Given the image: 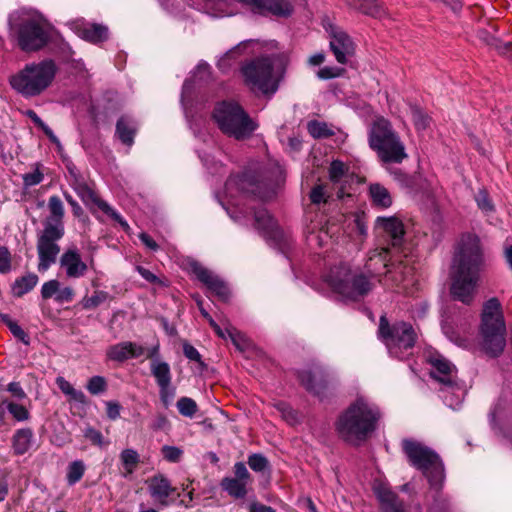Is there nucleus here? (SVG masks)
<instances>
[{
    "label": "nucleus",
    "mask_w": 512,
    "mask_h": 512,
    "mask_svg": "<svg viewBox=\"0 0 512 512\" xmlns=\"http://www.w3.org/2000/svg\"><path fill=\"white\" fill-rule=\"evenodd\" d=\"M372 149L376 151L383 163L400 164L408 157L405 145L399 135L393 136Z\"/></svg>",
    "instance_id": "21"
},
{
    "label": "nucleus",
    "mask_w": 512,
    "mask_h": 512,
    "mask_svg": "<svg viewBox=\"0 0 512 512\" xmlns=\"http://www.w3.org/2000/svg\"><path fill=\"white\" fill-rule=\"evenodd\" d=\"M74 295L75 292L71 287H64L62 289L59 287L55 301L58 303L70 302L73 300Z\"/></svg>",
    "instance_id": "59"
},
{
    "label": "nucleus",
    "mask_w": 512,
    "mask_h": 512,
    "mask_svg": "<svg viewBox=\"0 0 512 512\" xmlns=\"http://www.w3.org/2000/svg\"><path fill=\"white\" fill-rule=\"evenodd\" d=\"M9 25L18 47L24 52H37L51 40L49 29L40 19L27 17L13 21L10 17Z\"/></svg>",
    "instance_id": "9"
},
{
    "label": "nucleus",
    "mask_w": 512,
    "mask_h": 512,
    "mask_svg": "<svg viewBox=\"0 0 512 512\" xmlns=\"http://www.w3.org/2000/svg\"><path fill=\"white\" fill-rule=\"evenodd\" d=\"M150 496L160 505L169 506L177 500L180 494L163 474H156L146 480Z\"/></svg>",
    "instance_id": "18"
},
{
    "label": "nucleus",
    "mask_w": 512,
    "mask_h": 512,
    "mask_svg": "<svg viewBox=\"0 0 512 512\" xmlns=\"http://www.w3.org/2000/svg\"><path fill=\"white\" fill-rule=\"evenodd\" d=\"M476 202L478 207L484 211H491L493 209V205L491 204L489 196L484 190H480L477 193Z\"/></svg>",
    "instance_id": "58"
},
{
    "label": "nucleus",
    "mask_w": 512,
    "mask_h": 512,
    "mask_svg": "<svg viewBox=\"0 0 512 512\" xmlns=\"http://www.w3.org/2000/svg\"><path fill=\"white\" fill-rule=\"evenodd\" d=\"M34 444V432L29 427L17 429L11 437V449L14 455L27 453Z\"/></svg>",
    "instance_id": "28"
},
{
    "label": "nucleus",
    "mask_w": 512,
    "mask_h": 512,
    "mask_svg": "<svg viewBox=\"0 0 512 512\" xmlns=\"http://www.w3.org/2000/svg\"><path fill=\"white\" fill-rule=\"evenodd\" d=\"M53 60H44L36 65H27L10 79L11 86L26 96H36L44 91L53 81L56 74Z\"/></svg>",
    "instance_id": "8"
},
{
    "label": "nucleus",
    "mask_w": 512,
    "mask_h": 512,
    "mask_svg": "<svg viewBox=\"0 0 512 512\" xmlns=\"http://www.w3.org/2000/svg\"><path fill=\"white\" fill-rule=\"evenodd\" d=\"M328 233V229L324 228H321L317 234L314 231H311L308 236V241L316 242L319 246H323L328 238Z\"/></svg>",
    "instance_id": "62"
},
{
    "label": "nucleus",
    "mask_w": 512,
    "mask_h": 512,
    "mask_svg": "<svg viewBox=\"0 0 512 512\" xmlns=\"http://www.w3.org/2000/svg\"><path fill=\"white\" fill-rule=\"evenodd\" d=\"M163 458L171 463H178L183 455V450L176 446L164 445L161 448Z\"/></svg>",
    "instance_id": "47"
},
{
    "label": "nucleus",
    "mask_w": 512,
    "mask_h": 512,
    "mask_svg": "<svg viewBox=\"0 0 512 512\" xmlns=\"http://www.w3.org/2000/svg\"><path fill=\"white\" fill-rule=\"evenodd\" d=\"M145 353V348L135 342H121L107 349V357L112 361L124 362L130 358H139Z\"/></svg>",
    "instance_id": "24"
},
{
    "label": "nucleus",
    "mask_w": 512,
    "mask_h": 512,
    "mask_svg": "<svg viewBox=\"0 0 512 512\" xmlns=\"http://www.w3.org/2000/svg\"><path fill=\"white\" fill-rule=\"evenodd\" d=\"M86 388L92 395H98L106 391L107 383L104 377L93 376L89 379Z\"/></svg>",
    "instance_id": "45"
},
{
    "label": "nucleus",
    "mask_w": 512,
    "mask_h": 512,
    "mask_svg": "<svg viewBox=\"0 0 512 512\" xmlns=\"http://www.w3.org/2000/svg\"><path fill=\"white\" fill-rule=\"evenodd\" d=\"M396 179L401 183L402 186L409 188L411 190L416 189V177L410 176L401 170L397 169L395 172Z\"/></svg>",
    "instance_id": "53"
},
{
    "label": "nucleus",
    "mask_w": 512,
    "mask_h": 512,
    "mask_svg": "<svg viewBox=\"0 0 512 512\" xmlns=\"http://www.w3.org/2000/svg\"><path fill=\"white\" fill-rule=\"evenodd\" d=\"M330 48L340 64L347 63V57L355 53V44L351 37L342 30H335L330 40Z\"/></svg>",
    "instance_id": "23"
},
{
    "label": "nucleus",
    "mask_w": 512,
    "mask_h": 512,
    "mask_svg": "<svg viewBox=\"0 0 512 512\" xmlns=\"http://www.w3.org/2000/svg\"><path fill=\"white\" fill-rule=\"evenodd\" d=\"M310 200L314 204H320L321 202L327 201L325 197L324 188L322 185H317L311 190Z\"/></svg>",
    "instance_id": "61"
},
{
    "label": "nucleus",
    "mask_w": 512,
    "mask_h": 512,
    "mask_svg": "<svg viewBox=\"0 0 512 512\" xmlns=\"http://www.w3.org/2000/svg\"><path fill=\"white\" fill-rule=\"evenodd\" d=\"M246 44H247V42H242L238 46H236L233 49L226 52L225 55L218 60L217 68L223 73H228L232 67L231 61L234 60L235 55L240 52L241 45H243L245 47Z\"/></svg>",
    "instance_id": "38"
},
{
    "label": "nucleus",
    "mask_w": 512,
    "mask_h": 512,
    "mask_svg": "<svg viewBox=\"0 0 512 512\" xmlns=\"http://www.w3.org/2000/svg\"><path fill=\"white\" fill-rule=\"evenodd\" d=\"M225 189L231 196L234 190H238L242 193L259 198L260 200L267 201L276 195L278 184L270 178L260 177L251 172H245L241 175L231 176L225 183Z\"/></svg>",
    "instance_id": "13"
},
{
    "label": "nucleus",
    "mask_w": 512,
    "mask_h": 512,
    "mask_svg": "<svg viewBox=\"0 0 512 512\" xmlns=\"http://www.w3.org/2000/svg\"><path fill=\"white\" fill-rule=\"evenodd\" d=\"M346 2L351 8L365 15L375 18L385 15L384 7L377 0H346Z\"/></svg>",
    "instance_id": "31"
},
{
    "label": "nucleus",
    "mask_w": 512,
    "mask_h": 512,
    "mask_svg": "<svg viewBox=\"0 0 512 512\" xmlns=\"http://www.w3.org/2000/svg\"><path fill=\"white\" fill-rule=\"evenodd\" d=\"M176 406L181 415L190 418H192L196 414L198 409L196 402L189 397H181L177 401Z\"/></svg>",
    "instance_id": "41"
},
{
    "label": "nucleus",
    "mask_w": 512,
    "mask_h": 512,
    "mask_svg": "<svg viewBox=\"0 0 512 512\" xmlns=\"http://www.w3.org/2000/svg\"><path fill=\"white\" fill-rule=\"evenodd\" d=\"M108 298V294L104 291H95L91 297L84 298L82 305L84 309H93L105 302Z\"/></svg>",
    "instance_id": "48"
},
{
    "label": "nucleus",
    "mask_w": 512,
    "mask_h": 512,
    "mask_svg": "<svg viewBox=\"0 0 512 512\" xmlns=\"http://www.w3.org/2000/svg\"><path fill=\"white\" fill-rule=\"evenodd\" d=\"M377 222L391 238L392 246H400L404 235L402 222L396 218H378Z\"/></svg>",
    "instance_id": "30"
},
{
    "label": "nucleus",
    "mask_w": 512,
    "mask_h": 512,
    "mask_svg": "<svg viewBox=\"0 0 512 512\" xmlns=\"http://www.w3.org/2000/svg\"><path fill=\"white\" fill-rule=\"evenodd\" d=\"M84 472H85V465H84L83 461L76 460V461L71 462L67 468V475H66L68 485L72 486V485L76 484L77 482H79L81 480V478L83 477Z\"/></svg>",
    "instance_id": "36"
},
{
    "label": "nucleus",
    "mask_w": 512,
    "mask_h": 512,
    "mask_svg": "<svg viewBox=\"0 0 512 512\" xmlns=\"http://www.w3.org/2000/svg\"><path fill=\"white\" fill-rule=\"evenodd\" d=\"M77 195L81 198V200L86 205H98V202L101 201V199L97 196V194L94 192V190L88 185L86 182L79 188L75 190Z\"/></svg>",
    "instance_id": "40"
},
{
    "label": "nucleus",
    "mask_w": 512,
    "mask_h": 512,
    "mask_svg": "<svg viewBox=\"0 0 512 512\" xmlns=\"http://www.w3.org/2000/svg\"><path fill=\"white\" fill-rule=\"evenodd\" d=\"M381 417L379 408L364 397H358L339 416L336 430L346 442L359 445L375 430Z\"/></svg>",
    "instance_id": "4"
},
{
    "label": "nucleus",
    "mask_w": 512,
    "mask_h": 512,
    "mask_svg": "<svg viewBox=\"0 0 512 512\" xmlns=\"http://www.w3.org/2000/svg\"><path fill=\"white\" fill-rule=\"evenodd\" d=\"M250 9L254 14L261 16L272 15L278 18H288L294 12L290 0H236Z\"/></svg>",
    "instance_id": "15"
},
{
    "label": "nucleus",
    "mask_w": 512,
    "mask_h": 512,
    "mask_svg": "<svg viewBox=\"0 0 512 512\" xmlns=\"http://www.w3.org/2000/svg\"><path fill=\"white\" fill-rule=\"evenodd\" d=\"M39 281L35 273H27L15 279L11 285V293L14 297L20 298L32 291Z\"/></svg>",
    "instance_id": "32"
},
{
    "label": "nucleus",
    "mask_w": 512,
    "mask_h": 512,
    "mask_svg": "<svg viewBox=\"0 0 512 512\" xmlns=\"http://www.w3.org/2000/svg\"><path fill=\"white\" fill-rule=\"evenodd\" d=\"M413 123L418 131L426 130L430 125V117L419 107L411 106Z\"/></svg>",
    "instance_id": "39"
},
{
    "label": "nucleus",
    "mask_w": 512,
    "mask_h": 512,
    "mask_svg": "<svg viewBox=\"0 0 512 512\" xmlns=\"http://www.w3.org/2000/svg\"><path fill=\"white\" fill-rule=\"evenodd\" d=\"M191 272L203 283L207 289L220 300L226 301L230 296V290L227 284L211 270L207 269L197 261H192L189 265Z\"/></svg>",
    "instance_id": "17"
},
{
    "label": "nucleus",
    "mask_w": 512,
    "mask_h": 512,
    "mask_svg": "<svg viewBox=\"0 0 512 512\" xmlns=\"http://www.w3.org/2000/svg\"><path fill=\"white\" fill-rule=\"evenodd\" d=\"M288 63L289 57L285 52L263 55L244 62L240 74L244 85L251 92L271 96L278 91Z\"/></svg>",
    "instance_id": "2"
},
{
    "label": "nucleus",
    "mask_w": 512,
    "mask_h": 512,
    "mask_svg": "<svg viewBox=\"0 0 512 512\" xmlns=\"http://www.w3.org/2000/svg\"><path fill=\"white\" fill-rule=\"evenodd\" d=\"M214 82L215 78L211 65L205 60H200L184 80L181 96H192L193 94L203 93L209 89Z\"/></svg>",
    "instance_id": "14"
},
{
    "label": "nucleus",
    "mask_w": 512,
    "mask_h": 512,
    "mask_svg": "<svg viewBox=\"0 0 512 512\" xmlns=\"http://www.w3.org/2000/svg\"><path fill=\"white\" fill-rule=\"evenodd\" d=\"M402 447L410 463L421 470L432 486H439L444 478V466L436 452L413 440L404 439Z\"/></svg>",
    "instance_id": "10"
},
{
    "label": "nucleus",
    "mask_w": 512,
    "mask_h": 512,
    "mask_svg": "<svg viewBox=\"0 0 512 512\" xmlns=\"http://www.w3.org/2000/svg\"><path fill=\"white\" fill-rule=\"evenodd\" d=\"M151 374L159 387V396L164 407H168L176 394V388L172 386V375L167 362L153 360L150 364Z\"/></svg>",
    "instance_id": "16"
},
{
    "label": "nucleus",
    "mask_w": 512,
    "mask_h": 512,
    "mask_svg": "<svg viewBox=\"0 0 512 512\" xmlns=\"http://www.w3.org/2000/svg\"><path fill=\"white\" fill-rule=\"evenodd\" d=\"M369 195L375 206L388 208L392 204V197L388 189L379 183L370 184Z\"/></svg>",
    "instance_id": "33"
},
{
    "label": "nucleus",
    "mask_w": 512,
    "mask_h": 512,
    "mask_svg": "<svg viewBox=\"0 0 512 512\" xmlns=\"http://www.w3.org/2000/svg\"><path fill=\"white\" fill-rule=\"evenodd\" d=\"M484 265L480 239L475 234H465L458 242L452 259L451 294L454 299L470 304Z\"/></svg>",
    "instance_id": "1"
},
{
    "label": "nucleus",
    "mask_w": 512,
    "mask_h": 512,
    "mask_svg": "<svg viewBox=\"0 0 512 512\" xmlns=\"http://www.w3.org/2000/svg\"><path fill=\"white\" fill-rule=\"evenodd\" d=\"M60 287V282L58 280L52 279L45 282L41 288V296L43 299H50L58 293V289Z\"/></svg>",
    "instance_id": "49"
},
{
    "label": "nucleus",
    "mask_w": 512,
    "mask_h": 512,
    "mask_svg": "<svg viewBox=\"0 0 512 512\" xmlns=\"http://www.w3.org/2000/svg\"><path fill=\"white\" fill-rule=\"evenodd\" d=\"M9 330L13 334V336L20 340L23 344H30L29 335L17 324L16 321L12 325H10Z\"/></svg>",
    "instance_id": "56"
},
{
    "label": "nucleus",
    "mask_w": 512,
    "mask_h": 512,
    "mask_svg": "<svg viewBox=\"0 0 512 512\" xmlns=\"http://www.w3.org/2000/svg\"><path fill=\"white\" fill-rule=\"evenodd\" d=\"M247 463L249 467L255 472H263L269 468L268 459L260 453L251 454L248 457Z\"/></svg>",
    "instance_id": "43"
},
{
    "label": "nucleus",
    "mask_w": 512,
    "mask_h": 512,
    "mask_svg": "<svg viewBox=\"0 0 512 512\" xmlns=\"http://www.w3.org/2000/svg\"><path fill=\"white\" fill-rule=\"evenodd\" d=\"M25 114L33 121L37 127H39L44 132V134L52 143L56 144L58 147L61 146L59 139L53 133L51 128L47 126L33 110H27Z\"/></svg>",
    "instance_id": "37"
},
{
    "label": "nucleus",
    "mask_w": 512,
    "mask_h": 512,
    "mask_svg": "<svg viewBox=\"0 0 512 512\" xmlns=\"http://www.w3.org/2000/svg\"><path fill=\"white\" fill-rule=\"evenodd\" d=\"M120 461L125 469L124 476L132 474L140 462V456L134 449H124L120 454Z\"/></svg>",
    "instance_id": "35"
},
{
    "label": "nucleus",
    "mask_w": 512,
    "mask_h": 512,
    "mask_svg": "<svg viewBox=\"0 0 512 512\" xmlns=\"http://www.w3.org/2000/svg\"><path fill=\"white\" fill-rule=\"evenodd\" d=\"M276 408L289 424L293 425L298 421L297 412L293 410L288 404L281 402L276 405Z\"/></svg>",
    "instance_id": "50"
},
{
    "label": "nucleus",
    "mask_w": 512,
    "mask_h": 512,
    "mask_svg": "<svg viewBox=\"0 0 512 512\" xmlns=\"http://www.w3.org/2000/svg\"><path fill=\"white\" fill-rule=\"evenodd\" d=\"M226 333H227V337L230 338L233 345L238 350L243 351L246 349V347L248 346L247 339L241 332H239L234 327L229 326V327H226Z\"/></svg>",
    "instance_id": "44"
},
{
    "label": "nucleus",
    "mask_w": 512,
    "mask_h": 512,
    "mask_svg": "<svg viewBox=\"0 0 512 512\" xmlns=\"http://www.w3.org/2000/svg\"><path fill=\"white\" fill-rule=\"evenodd\" d=\"M7 391H9L11 395L17 400H22L27 396L19 382L9 383L7 386Z\"/></svg>",
    "instance_id": "64"
},
{
    "label": "nucleus",
    "mask_w": 512,
    "mask_h": 512,
    "mask_svg": "<svg viewBox=\"0 0 512 512\" xmlns=\"http://www.w3.org/2000/svg\"><path fill=\"white\" fill-rule=\"evenodd\" d=\"M343 71L344 69L342 68L326 66L320 68L317 75L320 79L328 80L340 76Z\"/></svg>",
    "instance_id": "54"
},
{
    "label": "nucleus",
    "mask_w": 512,
    "mask_h": 512,
    "mask_svg": "<svg viewBox=\"0 0 512 512\" xmlns=\"http://www.w3.org/2000/svg\"><path fill=\"white\" fill-rule=\"evenodd\" d=\"M298 379L307 391L320 396L328 387L330 374L325 368L317 366L313 370L300 371Z\"/></svg>",
    "instance_id": "20"
},
{
    "label": "nucleus",
    "mask_w": 512,
    "mask_h": 512,
    "mask_svg": "<svg viewBox=\"0 0 512 512\" xmlns=\"http://www.w3.org/2000/svg\"><path fill=\"white\" fill-rule=\"evenodd\" d=\"M345 173V166L341 161H333L329 169V177L332 182L337 183Z\"/></svg>",
    "instance_id": "52"
},
{
    "label": "nucleus",
    "mask_w": 512,
    "mask_h": 512,
    "mask_svg": "<svg viewBox=\"0 0 512 512\" xmlns=\"http://www.w3.org/2000/svg\"><path fill=\"white\" fill-rule=\"evenodd\" d=\"M387 252L388 250L386 248L371 252L368 262L365 264L367 273L352 270L351 266L347 263H340L333 266L326 276L327 284L334 292L347 299L358 301L364 298L373 288L370 278L374 277V273L371 271L369 262L379 257L383 267H385L386 264L384 262Z\"/></svg>",
    "instance_id": "3"
},
{
    "label": "nucleus",
    "mask_w": 512,
    "mask_h": 512,
    "mask_svg": "<svg viewBox=\"0 0 512 512\" xmlns=\"http://www.w3.org/2000/svg\"><path fill=\"white\" fill-rule=\"evenodd\" d=\"M212 118L225 135L236 140L250 138L258 128V124L242 106L232 100L218 102L213 110Z\"/></svg>",
    "instance_id": "7"
},
{
    "label": "nucleus",
    "mask_w": 512,
    "mask_h": 512,
    "mask_svg": "<svg viewBox=\"0 0 512 512\" xmlns=\"http://www.w3.org/2000/svg\"><path fill=\"white\" fill-rule=\"evenodd\" d=\"M5 413L8 412L16 422H26L31 418L29 410L22 404L10 400H3Z\"/></svg>",
    "instance_id": "34"
},
{
    "label": "nucleus",
    "mask_w": 512,
    "mask_h": 512,
    "mask_svg": "<svg viewBox=\"0 0 512 512\" xmlns=\"http://www.w3.org/2000/svg\"><path fill=\"white\" fill-rule=\"evenodd\" d=\"M69 174L71 178L70 185L74 191L86 183L84 177L75 168H69Z\"/></svg>",
    "instance_id": "63"
},
{
    "label": "nucleus",
    "mask_w": 512,
    "mask_h": 512,
    "mask_svg": "<svg viewBox=\"0 0 512 512\" xmlns=\"http://www.w3.org/2000/svg\"><path fill=\"white\" fill-rule=\"evenodd\" d=\"M254 220L258 230L275 240L282 239V231L277 227L274 219L265 208L254 210Z\"/></svg>",
    "instance_id": "27"
},
{
    "label": "nucleus",
    "mask_w": 512,
    "mask_h": 512,
    "mask_svg": "<svg viewBox=\"0 0 512 512\" xmlns=\"http://www.w3.org/2000/svg\"><path fill=\"white\" fill-rule=\"evenodd\" d=\"M235 477H225L221 487L230 496L244 498L247 494V485L252 481L251 475L243 462H237L233 467Z\"/></svg>",
    "instance_id": "19"
},
{
    "label": "nucleus",
    "mask_w": 512,
    "mask_h": 512,
    "mask_svg": "<svg viewBox=\"0 0 512 512\" xmlns=\"http://www.w3.org/2000/svg\"><path fill=\"white\" fill-rule=\"evenodd\" d=\"M379 335L383 339L389 353L399 359L415 345L417 334L410 323L396 322L390 325L385 316L380 318Z\"/></svg>",
    "instance_id": "11"
},
{
    "label": "nucleus",
    "mask_w": 512,
    "mask_h": 512,
    "mask_svg": "<svg viewBox=\"0 0 512 512\" xmlns=\"http://www.w3.org/2000/svg\"><path fill=\"white\" fill-rule=\"evenodd\" d=\"M11 253L6 246H0V273L6 274L11 270Z\"/></svg>",
    "instance_id": "51"
},
{
    "label": "nucleus",
    "mask_w": 512,
    "mask_h": 512,
    "mask_svg": "<svg viewBox=\"0 0 512 512\" xmlns=\"http://www.w3.org/2000/svg\"><path fill=\"white\" fill-rule=\"evenodd\" d=\"M82 39L92 44H101L109 39V29L106 25L87 23L79 29Z\"/></svg>",
    "instance_id": "29"
},
{
    "label": "nucleus",
    "mask_w": 512,
    "mask_h": 512,
    "mask_svg": "<svg viewBox=\"0 0 512 512\" xmlns=\"http://www.w3.org/2000/svg\"><path fill=\"white\" fill-rule=\"evenodd\" d=\"M506 346V325L497 298L485 302L479 330L480 350L490 358L499 357Z\"/></svg>",
    "instance_id": "6"
},
{
    "label": "nucleus",
    "mask_w": 512,
    "mask_h": 512,
    "mask_svg": "<svg viewBox=\"0 0 512 512\" xmlns=\"http://www.w3.org/2000/svg\"><path fill=\"white\" fill-rule=\"evenodd\" d=\"M60 267L65 269L66 276L68 278H80L83 277L88 266L83 262L79 250L73 246L68 248L60 257Z\"/></svg>",
    "instance_id": "22"
},
{
    "label": "nucleus",
    "mask_w": 512,
    "mask_h": 512,
    "mask_svg": "<svg viewBox=\"0 0 512 512\" xmlns=\"http://www.w3.org/2000/svg\"><path fill=\"white\" fill-rule=\"evenodd\" d=\"M43 180V174L37 169L34 172L23 175V183L26 187L39 184Z\"/></svg>",
    "instance_id": "57"
},
{
    "label": "nucleus",
    "mask_w": 512,
    "mask_h": 512,
    "mask_svg": "<svg viewBox=\"0 0 512 512\" xmlns=\"http://www.w3.org/2000/svg\"><path fill=\"white\" fill-rule=\"evenodd\" d=\"M97 207L105 214L110 216L113 220L118 222L125 230L129 228L128 223L123 219V217L118 212H116L107 202L101 200L98 202Z\"/></svg>",
    "instance_id": "46"
},
{
    "label": "nucleus",
    "mask_w": 512,
    "mask_h": 512,
    "mask_svg": "<svg viewBox=\"0 0 512 512\" xmlns=\"http://www.w3.org/2000/svg\"><path fill=\"white\" fill-rule=\"evenodd\" d=\"M308 131L314 138H326L333 135V132L325 123L311 121L308 123Z\"/></svg>",
    "instance_id": "42"
},
{
    "label": "nucleus",
    "mask_w": 512,
    "mask_h": 512,
    "mask_svg": "<svg viewBox=\"0 0 512 512\" xmlns=\"http://www.w3.org/2000/svg\"><path fill=\"white\" fill-rule=\"evenodd\" d=\"M398 135L392 124L383 117H377L369 131V145L371 148L378 146L384 141Z\"/></svg>",
    "instance_id": "26"
},
{
    "label": "nucleus",
    "mask_w": 512,
    "mask_h": 512,
    "mask_svg": "<svg viewBox=\"0 0 512 512\" xmlns=\"http://www.w3.org/2000/svg\"><path fill=\"white\" fill-rule=\"evenodd\" d=\"M429 363L432 366L430 375L442 385V392L446 404L455 408L462 401L463 390L457 382L455 366L441 355L430 356Z\"/></svg>",
    "instance_id": "12"
},
{
    "label": "nucleus",
    "mask_w": 512,
    "mask_h": 512,
    "mask_svg": "<svg viewBox=\"0 0 512 512\" xmlns=\"http://www.w3.org/2000/svg\"><path fill=\"white\" fill-rule=\"evenodd\" d=\"M84 437L91 441L92 444L97 446L103 445V435L100 431L93 427H87L84 431Z\"/></svg>",
    "instance_id": "55"
},
{
    "label": "nucleus",
    "mask_w": 512,
    "mask_h": 512,
    "mask_svg": "<svg viewBox=\"0 0 512 512\" xmlns=\"http://www.w3.org/2000/svg\"><path fill=\"white\" fill-rule=\"evenodd\" d=\"M49 216L43 222V229L37 233L38 271H47L57 260L60 246L57 242L63 238L65 227L64 205L61 199L53 195L48 200Z\"/></svg>",
    "instance_id": "5"
},
{
    "label": "nucleus",
    "mask_w": 512,
    "mask_h": 512,
    "mask_svg": "<svg viewBox=\"0 0 512 512\" xmlns=\"http://www.w3.org/2000/svg\"><path fill=\"white\" fill-rule=\"evenodd\" d=\"M138 132L137 121L129 116L122 115L116 122L115 137L125 146L132 147Z\"/></svg>",
    "instance_id": "25"
},
{
    "label": "nucleus",
    "mask_w": 512,
    "mask_h": 512,
    "mask_svg": "<svg viewBox=\"0 0 512 512\" xmlns=\"http://www.w3.org/2000/svg\"><path fill=\"white\" fill-rule=\"evenodd\" d=\"M183 353H184L185 357L188 358L189 360L198 362L203 365V363L201 361L200 353L191 344H189V343L183 344Z\"/></svg>",
    "instance_id": "60"
}]
</instances>
